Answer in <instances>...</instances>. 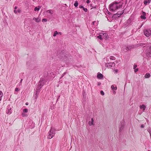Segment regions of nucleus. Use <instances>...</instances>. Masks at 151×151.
<instances>
[{
	"instance_id": "f257e3e1",
	"label": "nucleus",
	"mask_w": 151,
	"mask_h": 151,
	"mask_svg": "<svg viewBox=\"0 0 151 151\" xmlns=\"http://www.w3.org/2000/svg\"><path fill=\"white\" fill-rule=\"evenodd\" d=\"M97 37L101 40L103 39H107L108 38V36L107 33H101Z\"/></svg>"
},
{
	"instance_id": "f03ea898",
	"label": "nucleus",
	"mask_w": 151,
	"mask_h": 151,
	"mask_svg": "<svg viewBox=\"0 0 151 151\" xmlns=\"http://www.w3.org/2000/svg\"><path fill=\"white\" fill-rule=\"evenodd\" d=\"M118 3L117 2L111 4L109 6L110 10L113 12L115 11L118 8Z\"/></svg>"
},
{
	"instance_id": "7ed1b4c3",
	"label": "nucleus",
	"mask_w": 151,
	"mask_h": 151,
	"mask_svg": "<svg viewBox=\"0 0 151 151\" xmlns=\"http://www.w3.org/2000/svg\"><path fill=\"white\" fill-rule=\"evenodd\" d=\"M55 134V129L51 128L50 129L47 136L48 139H50L54 137Z\"/></svg>"
},
{
	"instance_id": "20e7f679",
	"label": "nucleus",
	"mask_w": 151,
	"mask_h": 151,
	"mask_svg": "<svg viewBox=\"0 0 151 151\" xmlns=\"http://www.w3.org/2000/svg\"><path fill=\"white\" fill-rule=\"evenodd\" d=\"M44 80L43 79H41L39 82L38 87L37 88L40 90L42 87L44 85Z\"/></svg>"
},
{
	"instance_id": "39448f33",
	"label": "nucleus",
	"mask_w": 151,
	"mask_h": 151,
	"mask_svg": "<svg viewBox=\"0 0 151 151\" xmlns=\"http://www.w3.org/2000/svg\"><path fill=\"white\" fill-rule=\"evenodd\" d=\"M144 33L146 37H149L151 34V30L150 29H145L144 31Z\"/></svg>"
},
{
	"instance_id": "423d86ee",
	"label": "nucleus",
	"mask_w": 151,
	"mask_h": 151,
	"mask_svg": "<svg viewBox=\"0 0 151 151\" xmlns=\"http://www.w3.org/2000/svg\"><path fill=\"white\" fill-rule=\"evenodd\" d=\"M146 55L147 56L150 57L151 56V46H148L147 47Z\"/></svg>"
},
{
	"instance_id": "0eeeda50",
	"label": "nucleus",
	"mask_w": 151,
	"mask_h": 151,
	"mask_svg": "<svg viewBox=\"0 0 151 151\" xmlns=\"http://www.w3.org/2000/svg\"><path fill=\"white\" fill-rule=\"evenodd\" d=\"M12 107H10V105L8 106L7 107V109L6 111V113L9 115L10 114L12 113Z\"/></svg>"
},
{
	"instance_id": "6e6552de",
	"label": "nucleus",
	"mask_w": 151,
	"mask_h": 151,
	"mask_svg": "<svg viewBox=\"0 0 151 151\" xmlns=\"http://www.w3.org/2000/svg\"><path fill=\"white\" fill-rule=\"evenodd\" d=\"M134 48V47L132 45H129L127 46H125L123 47L124 51H126L131 50Z\"/></svg>"
},
{
	"instance_id": "1a4fd4ad",
	"label": "nucleus",
	"mask_w": 151,
	"mask_h": 151,
	"mask_svg": "<svg viewBox=\"0 0 151 151\" xmlns=\"http://www.w3.org/2000/svg\"><path fill=\"white\" fill-rule=\"evenodd\" d=\"M115 63H107L105 64V66L108 68H111L112 67L115 66Z\"/></svg>"
},
{
	"instance_id": "9d476101",
	"label": "nucleus",
	"mask_w": 151,
	"mask_h": 151,
	"mask_svg": "<svg viewBox=\"0 0 151 151\" xmlns=\"http://www.w3.org/2000/svg\"><path fill=\"white\" fill-rule=\"evenodd\" d=\"M33 20H35L36 22L37 23L41 21V19L39 17H38L37 18L33 17Z\"/></svg>"
},
{
	"instance_id": "9b49d317",
	"label": "nucleus",
	"mask_w": 151,
	"mask_h": 151,
	"mask_svg": "<svg viewBox=\"0 0 151 151\" xmlns=\"http://www.w3.org/2000/svg\"><path fill=\"white\" fill-rule=\"evenodd\" d=\"M40 92V90L36 89V93L34 95V97L35 99H37L38 96V93H39Z\"/></svg>"
},
{
	"instance_id": "f8f14e48",
	"label": "nucleus",
	"mask_w": 151,
	"mask_h": 151,
	"mask_svg": "<svg viewBox=\"0 0 151 151\" xmlns=\"http://www.w3.org/2000/svg\"><path fill=\"white\" fill-rule=\"evenodd\" d=\"M93 121L94 120L93 118H91V121H89L88 122V124L89 125L91 126L92 125H93Z\"/></svg>"
},
{
	"instance_id": "ddd939ff",
	"label": "nucleus",
	"mask_w": 151,
	"mask_h": 151,
	"mask_svg": "<svg viewBox=\"0 0 151 151\" xmlns=\"http://www.w3.org/2000/svg\"><path fill=\"white\" fill-rule=\"evenodd\" d=\"M97 77L98 78L102 79L103 77V75L101 73H99L97 75Z\"/></svg>"
},
{
	"instance_id": "4468645a",
	"label": "nucleus",
	"mask_w": 151,
	"mask_h": 151,
	"mask_svg": "<svg viewBox=\"0 0 151 151\" xmlns=\"http://www.w3.org/2000/svg\"><path fill=\"white\" fill-rule=\"evenodd\" d=\"M111 88L113 90H116L117 89V87L115 85H112L111 86Z\"/></svg>"
},
{
	"instance_id": "2eb2a0df",
	"label": "nucleus",
	"mask_w": 151,
	"mask_h": 151,
	"mask_svg": "<svg viewBox=\"0 0 151 151\" xmlns=\"http://www.w3.org/2000/svg\"><path fill=\"white\" fill-rule=\"evenodd\" d=\"M143 13V15H141V18L142 19H146V18L145 17V15H146V13L144 12H142Z\"/></svg>"
},
{
	"instance_id": "dca6fc26",
	"label": "nucleus",
	"mask_w": 151,
	"mask_h": 151,
	"mask_svg": "<svg viewBox=\"0 0 151 151\" xmlns=\"http://www.w3.org/2000/svg\"><path fill=\"white\" fill-rule=\"evenodd\" d=\"M140 109H142L143 111H144L145 109L146 106L145 105L142 104V105L140 106Z\"/></svg>"
},
{
	"instance_id": "f3484780",
	"label": "nucleus",
	"mask_w": 151,
	"mask_h": 151,
	"mask_svg": "<svg viewBox=\"0 0 151 151\" xmlns=\"http://www.w3.org/2000/svg\"><path fill=\"white\" fill-rule=\"evenodd\" d=\"M14 12L15 14H17V13H19L21 12V10L20 9H19L17 10H14Z\"/></svg>"
},
{
	"instance_id": "a211bd4d",
	"label": "nucleus",
	"mask_w": 151,
	"mask_h": 151,
	"mask_svg": "<svg viewBox=\"0 0 151 151\" xmlns=\"http://www.w3.org/2000/svg\"><path fill=\"white\" fill-rule=\"evenodd\" d=\"M46 12L49 13L50 15H52L53 13V12L52 10L50 9L47 10Z\"/></svg>"
},
{
	"instance_id": "6ab92c4d",
	"label": "nucleus",
	"mask_w": 151,
	"mask_h": 151,
	"mask_svg": "<svg viewBox=\"0 0 151 151\" xmlns=\"http://www.w3.org/2000/svg\"><path fill=\"white\" fill-rule=\"evenodd\" d=\"M150 74L149 73H146L145 76V78H149V77H150Z\"/></svg>"
},
{
	"instance_id": "aec40b11",
	"label": "nucleus",
	"mask_w": 151,
	"mask_h": 151,
	"mask_svg": "<svg viewBox=\"0 0 151 151\" xmlns=\"http://www.w3.org/2000/svg\"><path fill=\"white\" fill-rule=\"evenodd\" d=\"M40 8H41V7L40 6H38V7H36L34 9V11H39L40 10Z\"/></svg>"
},
{
	"instance_id": "412c9836",
	"label": "nucleus",
	"mask_w": 151,
	"mask_h": 151,
	"mask_svg": "<svg viewBox=\"0 0 151 151\" xmlns=\"http://www.w3.org/2000/svg\"><path fill=\"white\" fill-rule=\"evenodd\" d=\"M151 1V0H145L144 1V4L145 5H147V3H149Z\"/></svg>"
},
{
	"instance_id": "4be33fe9",
	"label": "nucleus",
	"mask_w": 151,
	"mask_h": 151,
	"mask_svg": "<svg viewBox=\"0 0 151 151\" xmlns=\"http://www.w3.org/2000/svg\"><path fill=\"white\" fill-rule=\"evenodd\" d=\"M3 96V93L1 91H0V101L1 100Z\"/></svg>"
},
{
	"instance_id": "5701e85b",
	"label": "nucleus",
	"mask_w": 151,
	"mask_h": 151,
	"mask_svg": "<svg viewBox=\"0 0 151 151\" xmlns=\"http://www.w3.org/2000/svg\"><path fill=\"white\" fill-rule=\"evenodd\" d=\"M78 3L77 1H76L74 4V6L75 7H77L78 6Z\"/></svg>"
},
{
	"instance_id": "b1692460",
	"label": "nucleus",
	"mask_w": 151,
	"mask_h": 151,
	"mask_svg": "<svg viewBox=\"0 0 151 151\" xmlns=\"http://www.w3.org/2000/svg\"><path fill=\"white\" fill-rule=\"evenodd\" d=\"M22 116H23V117H25V116H27V114L25 113H24V112H23L22 113Z\"/></svg>"
},
{
	"instance_id": "393cba45",
	"label": "nucleus",
	"mask_w": 151,
	"mask_h": 151,
	"mask_svg": "<svg viewBox=\"0 0 151 151\" xmlns=\"http://www.w3.org/2000/svg\"><path fill=\"white\" fill-rule=\"evenodd\" d=\"M148 131L150 133V137L151 138V128H149L148 129Z\"/></svg>"
},
{
	"instance_id": "a878e982",
	"label": "nucleus",
	"mask_w": 151,
	"mask_h": 151,
	"mask_svg": "<svg viewBox=\"0 0 151 151\" xmlns=\"http://www.w3.org/2000/svg\"><path fill=\"white\" fill-rule=\"evenodd\" d=\"M123 12H121V13H120V14H119V13H117L116 14H115V16H117L118 17H119L120 15H122V14H123Z\"/></svg>"
},
{
	"instance_id": "bb28decb",
	"label": "nucleus",
	"mask_w": 151,
	"mask_h": 151,
	"mask_svg": "<svg viewBox=\"0 0 151 151\" xmlns=\"http://www.w3.org/2000/svg\"><path fill=\"white\" fill-rule=\"evenodd\" d=\"M58 34V32L57 31H55L54 32V33L53 35V36L54 37L56 36Z\"/></svg>"
},
{
	"instance_id": "cd10ccee",
	"label": "nucleus",
	"mask_w": 151,
	"mask_h": 151,
	"mask_svg": "<svg viewBox=\"0 0 151 151\" xmlns=\"http://www.w3.org/2000/svg\"><path fill=\"white\" fill-rule=\"evenodd\" d=\"M28 112V109H25L23 110V112L27 113Z\"/></svg>"
},
{
	"instance_id": "c85d7f7f",
	"label": "nucleus",
	"mask_w": 151,
	"mask_h": 151,
	"mask_svg": "<svg viewBox=\"0 0 151 151\" xmlns=\"http://www.w3.org/2000/svg\"><path fill=\"white\" fill-rule=\"evenodd\" d=\"M115 58L114 56H111L110 57V59L111 60H115Z\"/></svg>"
},
{
	"instance_id": "c756f323",
	"label": "nucleus",
	"mask_w": 151,
	"mask_h": 151,
	"mask_svg": "<svg viewBox=\"0 0 151 151\" xmlns=\"http://www.w3.org/2000/svg\"><path fill=\"white\" fill-rule=\"evenodd\" d=\"M67 57H65V56H64L63 58H62V60L64 61H66L67 60Z\"/></svg>"
},
{
	"instance_id": "7c9ffc66",
	"label": "nucleus",
	"mask_w": 151,
	"mask_h": 151,
	"mask_svg": "<svg viewBox=\"0 0 151 151\" xmlns=\"http://www.w3.org/2000/svg\"><path fill=\"white\" fill-rule=\"evenodd\" d=\"M47 21V19H42V22H46Z\"/></svg>"
},
{
	"instance_id": "2f4dec72",
	"label": "nucleus",
	"mask_w": 151,
	"mask_h": 151,
	"mask_svg": "<svg viewBox=\"0 0 151 151\" xmlns=\"http://www.w3.org/2000/svg\"><path fill=\"white\" fill-rule=\"evenodd\" d=\"M100 93H101V94L102 95V96L104 95V92H103V91H101Z\"/></svg>"
},
{
	"instance_id": "473e14b6",
	"label": "nucleus",
	"mask_w": 151,
	"mask_h": 151,
	"mask_svg": "<svg viewBox=\"0 0 151 151\" xmlns=\"http://www.w3.org/2000/svg\"><path fill=\"white\" fill-rule=\"evenodd\" d=\"M83 9L84 11H85V12H87V9L86 8H84V7L83 8Z\"/></svg>"
},
{
	"instance_id": "72a5a7b5",
	"label": "nucleus",
	"mask_w": 151,
	"mask_h": 151,
	"mask_svg": "<svg viewBox=\"0 0 151 151\" xmlns=\"http://www.w3.org/2000/svg\"><path fill=\"white\" fill-rule=\"evenodd\" d=\"M19 89L17 88H15V91H19Z\"/></svg>"
},
{
	"instance_id": "f704fd0d",
	"label": "nucleus",
	"mask_w": 151,
	"mask_h": 151,
	"mask_svg": "<svg viewBox=\"0 0 151 151\" xmlns=\"http://www.w3.org/2000/svg\"><path fill=\"white\" fill-rule=\"evenodd\" d=\"M137 65H135V64L134 65V68H133L134 69H134H136V68H137Z\"/></svg>"
},
{
	"instance_id": "c9c22d12",
	"label": "nucleus",
	"mask_w": 151,
	"mask_h": 151,
	"mask_svg": "<svg viewBox=\"0 0 151 151\" xmlns=\"http://www.w3.org/2000/svg\"><path fill=\"white\" fill-rule=\"evenodd\" d=\"M140 127L141 128H144V127L145 126H144V125L143 124H141V126H140Z\"/></svg>"
},
{
	"instance_id": "e433bc0d",
	"label": "nucleus",
	"mask_w": 151,
	"mask_h": 151,
	"mask_svg": "<svg viewBox=\"0 0 151 151\" xmlns=\"http://www.w3.org/2000/svg\"><path fill=\"white\" fill-rule=\"evenodd\" d=\"M138 70V68H136L134 70V72L135 73H136Z\"/></svg>"
},
{
	"instance_id": "4c0bfd02",
	"label": "nucleus",
	"mask_w": 151,
	"mask_h": 151,
	"mask_svg": "<svg viewBox=\"0 0 151 151\" xmlns=\"http://www.w3.org/2000/svg\"><path fill=\"white\" fill-rule=\"evenodd\" d=\"M115 73H116L118 72V70L117 69H115L114 70Z\"/></svg>"
},
{
	"instance_id": "58836bf2",
	"label": "nucleus",
	"mask_w": 151,
	"mask_h": 151,
	"mask_svg": "<svg viewBox=\"0 0 151 151\" xmlns=\"http://www.w3.org/2000/svg\"><path fill=\"white\" fill-rule=\"evenodd\" d=\"M22 80H23V79H21L20 80V84H19V85H21V83L22 82Z\"/></svg>"
},
{
	"instance_id": "ea45409f",
	"label": "nucleus",
	"mask_w": 151,
	"mask_h": 151,
	"mask_svg": "<svg viewBox=\"0 0 151 151\" xmlns=\"http://www.w3.org/2000/svg\"><path fill=\"white\" fill-rule=\"evenodd\" d=\"M90 1L89 0H87V1H86V3L88 4L90 3Z\"/></svg>"
},
{
	"instance_id": "a19ab883",
	"label": "nucleus",
	"mask_w": 151,
	"mask_h": 151,
	"mask_svg": "<svg viewBox=\"0 0 151 151\" xmlns=\"http://www.w3.org/2000/svg\"><path fill=\"white\" fill-rule=\"evenodd\" d=\"M122 127H121L119 128V131H122Z\"/></svg>"
},
{
	"instance_id": "79ce46f5",
	"label": "nucleus",
	"mask_w": 151,
	"mask_h": 151,
	"mask_svg": "<svg viewBox=\"0 0 151 151\" xmlns=\"http://www.w3.org/2000/svg\"><path fill=\"white\" fill-rule=\"evenodd\" d=\"M66 73L65 72L62 75V77H63L64 75Z\"/></svg>"
},
{
	"instance_id": "37998d69",
	"label": "nucleus",
	"mask_w": 151,
	"mask_h": 151,
	"mask_svg": "<svg viewBox=\"0 0 151 151\" xmlns=\"http://www.w3.org/2000/svg\"><path fill=\"white\" fill-rule=\"evenodd\" d=\"M80 8H83H83H84V7L82 6H80Z\"/></svg>"
},
{
	"instance_id": "c03bdc74",
	"label": "nucleus",
	"mask_w": 151,
	"mask_h": 151,
	"mask_svg": "<svg viewBox=\"0 0 151 151\" xmlns=\"http://www.w3.org/2000/svg\"><path fill=\"white\" fill-rule=\"evenodd\" d=\"M17 6H15L14 8V10H17Z\"/></svg>"
},
{
	"instance_id": "a18cd8bd",
	"label": "nucleus",
	"mask_w": 151,
	"mask_h": 151,
	"mask_svg": "<svg viewBox=\"0 0 151 151\" xmlns=\"http://www.w3.org/2000/svg\"><path fill=\"white\" fill-rule=\"evenodd\" d=\"M58 34L61 35L62 34V33L61 32H58Z\"/></svg>"
},
{
	"instance_id": "49530a36",
	"label": "nucleus",
	"mask_w": 151,
	"mask_h": 151,
	"mask_svg": "<svg viewBox=\"0 0 151 151\" xmlns=\"http://www.w3.org/2000/svg\"><path fill=\"white\" fill-rule=\"evenodd\" d=\"M101 84V83H98V85L99 86Z\"/></svg>"
},
{
	"instance_id": "de8ad7c7",
	"label": "nucleus",
	"mask_w": 151,
	"mask_h": 151,
	"mask_svg": "<svg viewBox=\"0 0 151 151\" xmlns=\"http://www.w3.org/2000/svg\"><path fill=\"white\" fill-rule=\"evenodd\" d=\"M113 93H114V94H115V93H116V92H115V91H113Z\"/></svg>"
},
{
	"instance_id": "09e8293b",
	"label": "nucleus",
	"mask_w": 151,
	"mask_h": 151,
	"mask_svg": "<svg viewBox=\"0 0 151 151\" xmlns=\"http://www.w3.org/2000/svg\"><path fill=\"white\" fill-rule=\"evenodd\" d=\"M94 23H95V22H92V24H94Z\"/></svg>"
},
{
	"instance_id": "8fccbe9b",
	"label": "nucleus",
	"mask_w": 151,
	"mask_h": 151,
	"mask_svg": "<svg viewBox=\"0 0 151 151\" xmlns=\"http://www.w3.org/2000/svg\"><path fill=\"white\" fill-rule=\"evenodd\" d=\"M26 105H27L28 104H27V103H26Z\"/></svg>"
},
{
	"instance_id": "3c124183",
	"label": "nucleus",
	"mask_w": 151,
	"mask_h": 151,
	"mask_svg": "<svg viewBox=\"0 0 151 151\" xmlns=\"http://www.w3.org/2000/svg\"><path fill=\"white\" fill-rule=\"evenodd\" d=\"M109 14H111L110 13V12H109Z\"/></svg>"
}]
</instances>
